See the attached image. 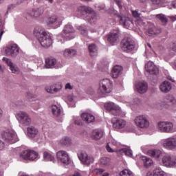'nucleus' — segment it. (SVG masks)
<instances>
[{
  "mask_svg": "<svg viewBox=\"0 0 176 176\" xmlns=\"http://www.w3.org/2000/svg\"><path fill=\"white\" fill-rule=\"evenodd\" d=\"M77 12L78 14L83 19V20L88 21V23H90L91 24L97 20V15L90 7H87L86 6H80L77 8Z\"/></svg>",
  "mask_w": 176,
  "mask_h": 176,
  "instance_id": "obj_1",
  "label": "nucleus"
},
{
  "mask_svg": "<svg viewBox=\"0 0 176 176\" xmlns=\"http://www.w3.org/2000/svg\"><path fill=\"white\" fill-rule=\"evenodd\" d=\"M112 81L108 78L101 80L99 82L98 93L101 97H105L112 91Z\"/></svg>",
  "mask_w": 176,
  "mask_h": 176,
  "instance_id": "obj_2",
  "label": "nucleus"
},
{
  "mask_svg": "<svg viewBox=\"0 0 176 176\" xmlns=\"http://www.w3.org/2000/svg\"><path fill=\"white\" fill-rule=\"evenodd\" d=\"M16 118L18 120L20 126L22 127H27V126H31L32 120L27 112L19 111L16 114Z\"/></svg>",
  "mask_w": 176,
  "mask_h": 176,
  "instance_id": "obj_3",
  "label": "nucleus"
},
{
  "mask_svg": "<svg viewBox=\"0 0 176 176\" xmlns=\"http://www.w3.org/2000/svg\"><path fill=\"white\" fill-rule=\"evenodd\" d=\"M37 37L38 41L40 42L41 46L43 47H50L52 46V43H53V41L52 40V36L50 33L46 32H40L37 34Z\"/></svg>",
  "mask_w": 176,
  "mask_h": 176,
  "instance_id": "obj_4",
  "label": "nucleus"
},
{
  "mask_svg": "<svg viewBox=\"0 0 176 176\" xmlns=\"http://www.w3.org/2000/svg\"><path fill=\"white\" fill-rule=\"evenodd\" d=\"M121 49L123 52L130 53L135 49V42L131 37H125L121 41Z\"/></svg>",
  "mask_w": 176,
  "mask_h": 176,
  "instance_id": "obj_5",
  "label": "nucleus"
},
{
  "mask_svg": "<svg viewBox=\"0 0 176 176\" xmlns=\"http://www.w3.org/2000/svg\"><path fill=\"white\" fill-rule=\"evenodd\" d=\"M62 38H64L65 41H70V39H74L75 38V29L72 25L67 23L65 25L63 30V33L60 35Z\"/></svg>",
  "mask_w": 176,
  "mask_h": 176,
  "instance_id": "obj_6",
  "label": "nucleus"
},
{
  "mask_svg": "<svg viewBox=\"0 0 176 176\" xmlns=\"http://www.w3.org/2000/svg\"><path fill=\"white\" fill-rule=\"evenodd\" d=\"M1 137L3 141H6L8 144H14V142L19 141L17 134L14 131H6L2 133Z\"/></svg>",
  "mask_w": 176,
  "mask_h": 176,
  "instance_id": "obj_7",
  "label": "nucleus"
},
{
  "mask_svg": "<svg viewBox=\"0 0 176 176\" xmlns=\"http://www.w3.org/2000/svg\"><path fill=\"white\" fill-rule=\"evenodd\" d=\"M104 108L107 111H110L114 116H122L123 115L120 107L112 102L105 103Z\"/></svg>",
  "mask_w": 176,
  "mask_h": 176,
  "instance_id": "obj_8",
  "label": "nucleus"
},
{
  "mask_svg": "<svg viewBox=\"0 0 176 176\" xmlns=\"http://www.w3.org/2000/svg\"><path fill=\"white\" fill-rule=\"evenodd\" d=\"M158 130L162 133H174V124L171 122H160Z\"/></svg>",
  "mask_w": 176,
  "mask_h": 176,
  "instance_id": "obj_9",
  "label": "nucleus"
},
{
  "mask_svg": "<svg viewBox=\"0 0 176 176\" xmlns=\"http://www.w3.org/2000/svg\"><path fill=\"white\" fill-rule=\"evenodd\" d=\"M78 157L85 166H90V164L94 162L93 156L87 155L85 151H80L78 153Z\"/></svg>",
  "mask_w": 176,
  "mask_h": 176,
  "instance_id": "obj_10",
  "label": "nucleus"
},
{
  "mask_svg": "<svg viewBox=\"0 0 176 176\" xmlns=\"http://www.w3.org/2000/svg\"><path fill=\"white\" fill-rule=\"evenodd\" d=\"M20 157L23 160H35L38 157V153L32 150H24L20 153Z\"/></svg>",
  "mask_w": 176,
  "mask_h": 176,
  "instance_id": "obj_11",
  "label": "nucleus"
},
{
  "mask_svg": "<svg viewBox=\"0 0 176 176\" xmlns=\"http://www.w3.org/2000/svg\"><path fill=\"white\" fill-rule=\"evenodd\" d=\"M135 123L136 126L140 129H148L149 127V121L146 119L145 116H140L135 118Z\"/></svg>",
  "mask_w": 176,
  "mask_h": 176,
  "instance_id": "obj_12",
  "label": "nucleus"
},
{
  "mask_svg": "<svg viewBox=\"0 0 176 176\" xmlns=\"http://www.w3.org/2000/svg\"><path fill=\"white\" fill-rule=\"evenodd\" d=\"M56 157L58 160V162H60V163H63V164H66V166H68L69 164L70 159L69 155H68V153L64 151H59L56 153Z\"/></svg>",
  "mask_w": 176,
  "mask_h": 176,
  "instance_id": "obj_13",
  "label": "nucleus"
},
{
  "mask_svg": "<svg viewBox=\"0 0 176 176\" xmlns=\"http://www.w3.org/2000/svg\"><path fill=\"white\" fill-rule=\"evenodd\" d=\"M20 53L17 44H13L8 46L5 50V54L6 56H10L11 57H17Z\"/></svg>",
  "mask_w": 176,
  "mask_h": 176,
  "instance_id": "obj_14",
  "label": "nucleus"
},
{
  "mask_svg": "<svg viewBox=\"0 0 176 176\" xmlns=\"http://www.w3.org/2000/svg\"><path fill=\"white\" fill-rule=\"evenodd\" d=\"M145 32L148 36H151V35H156V34H159V29L155 26V25L151 22H147L145 28Z\"/></svg>",
  "mask_w": 176,
  "mask_h": 176,
  "instance_id": "obj_15",
  "label": "nucleus"
},
{
  "mask_svg": "<svg viewBox=\"0 0 176 176\" xmlns=\"http://www.w3.org/2000/svg\"><path fill=\"white\" fill-rule=\"evenodd\" d=\"M119 41H120V38H119V32L116 30L110 32L107 35V42L111 43V45H113L116 43H119Z\"/></svg>",
  "mask_w": 176,
  "mask_h": 176,
  "instance_id": "obj_16",
  "label": "nucleus"
},
{
  "mask_svg": "<svg viewBox=\"0 0 176 176\" xmlns=\"http://www.w3.org/2000/svg\"><path fill=\"white\" fill-rule=\"evenodd\" d=\"M111 123L113 124V129L119 130L120 129H123L126 126V120L122 118H113L111 120Z\"/></svg>",
  "mask_w": 176,
  "mask_h": 176,
  "instance_id": "obj_17",
  "label": "nucleus"
},
{
  "mask_svg": "<svg viewBox=\"0 0 176 176\" xmlns=\"http://www.w3.org/2000/svg\"><path fill=\"white\" fill-rule=\"evenodd\" d=\"M63 21L57 16H52L48 18L47 23L52 25L54 28H58L61 25Z\"/></svg>",
  "mask_w": 176,
  "mask_h": 176,
  "instance_id": "obj_18",
  "label": "nucleus"
},
{
  "mask_svg": "<svg viewBox=\"0 0 176 176\" xmlns=\"http://www.w3.org/2000/svg\"><path fill=\"white\" fill-rule=\"evenodd\" d=\"M145 69L146 72H148V74H151V75H157L159 74V69H157V67H156V65H155V64L151 61H148L145 65Z\"/></svg>",
  "mask_w": 176,
  "mask_h": 176,
  "instance_id": "obj_19",
  "label": "nucleus"
},
{
  "mask_svg": "<svg viewBox=\"0 0 176 176\" xmlns=\"http://www.w3.org/2000/svg\"><path fill=\"white\" fill-rule=\"evenodd\" d=\"M3 61H4L5 63L8 65L12 74H15V75H19V74H20V69H19V67H17V66H16V65H14V63H13L10 59L3 57Z\"/></svg>",
  "mask_w": 176,
  "mask_h": 176,
  "instance_id": "obj_20",
  "label": "nucleus"
},
{
  "mask_svg": "<svg viewBox=\"0 0 176 176\" xmlns=\"http://www.w3.org/2000/svg\"><path fill=\"white\" fill-rule=\"evenodd\" d=\"M61 89H63V86L59 85H49L45 87V91L50 94H56Z\"/></svg>",
  "mask_w": 176,
  "mask_h": 176,
  "instance_id": "obj_21",
  "label": "nucleus"
},
{
  "mask_svg": "<svg viewBox=\"0 0 176 176\" xmlns=\"http://www.w3.org/2000/svg\"><path fill=\"white\" fill-rule=\"evenodd\" d=\"M162 163L165 167H173L176 164V159L171 157L170 155H165L162 158Z\"/></svg>",
  "mask_w": 176,
  "mask_h": 176,
  "instance_id": "obj_22",
  "label": "nucleus"
},
{
  "mask_svg": "<svg viewBox=\"0 0 176 176\" xmlns=\"http://www.w3.org/2000/svg\"><path fill=\"white\" fill-rule=\"evenodd\" d=\"M163 146L164 148H167L168 149H175L176 148V138H169L164 140L162 143Z\"/></svg>",
  "mask_w": 176,
  "mask_h": 176,
  "instance_id": "obj_23",
  "label": "nucleus"
},
{
  "mask_svg": "<svg viewBox=\"0 0 176 176\" xmlns=\"http://www.w3.org/2000/svg\"><path fill=\"white\" fill-rule=\"evenodd\" d=\"M104 133L105 132L104 129H94L91 132V139L95 140V141H98L99 140H101V138L104 137Z\"/></svg>",
  "mask_w": 176,
  "mask_h": 176,
  "instance_id": "obj_24",
  "label": "nucleus"
},
{
  "mask_svg": "<svg viewBox=\"0 0 176 176\" xmlns=\"http://www.w3.org/2000/svg\"><path fill=\"white\" fill-rule=\"evenodd\" d=\"M135 88L140 94H145V93L148 91V82L145 81L138 82L136 85Z\"/></svg>",
  "mask_w": 176,
  "mask_h": 176,
  "instance_id": "obj_25",
  "label": "nucleus"
},
{
  "mask_svg": "<svg viewBox=\"0 0 176 176\" xmlns=\"http://www.w3.org/2000/svg\"><path fill=\"white\" fill-rule=\"evenodd\" d=\"M171 89H173V86L171 85V82L169 81L165 80L160 85V90L162 93H170L171 91Z\"/></svg>",
  "mask_w": 176,
  "mask_h": 176,
  "instance_id": "obj_26",
  "label": "nucleus"
},
{
  "mask_svg": "<svg viewBox=\"0 0 176 176\" xmlns=\"http://www.w3.org/2000/svg\"><path fill=\"white\" fill-rule=\"evenodd\" d=\"M45 10L43 6L33 8L32 10L28 12V14L32 17H39V16H42L43 14V12Z\"/></svg>",
  "mask_w": 176,
  "mask_h": 176,
  "instance_id": "obj_27",
  "label": "nucleus"
},
{
  "mask_svg": "<svg viewBox=\"0 0 176 176\" xmlns=\"http://www.w3.org/2000/svg\"><path fill=\"white\" fill-rule=\"evenodd\" d=\"M38 133L39 129L34 126H30L27 128L28 137L30 138H35Z\"/></svg>",
  "mask_w": 176,
  "mask_h": 176,
  "instance_id": "obj_28",
  "label": "nucleus"
},
{
  "mask_svg": "<svg viewBox=\"0 0 176 176\" xmlns=\"http://www.w3.org/2000/svg\"><path fill=\"white\" fill-rule=\"evenodd\" d=\"M123 74V67L122 66L116 65L112 69V76L115 79L119 78Z\"/></svg>",
  "mask_w": 176,
  "mask_h": 176,
  "instance_id": "obj_29",
  "label": "nucleus"
},
{
  "mask_svg": "<svg viewBox=\"0 0 176 176\" xmlns=\"http://www.w3.org/2000/svg\"><path fill=\"white\" fill-rule=\"evenodd\" d=\"M81 118L82 120H84V122H86V123H92V122H94V120H96V117H94L93 114L87 113H82Z\"/></svg>",
  "mask_w": 176,
  "mask_h": 176,
  "instance_id": "obj_30",
  "label": "nucleus"
},
{
  "mask_svg": "<svg viewBox=\"0 0 176 176\" xmlns=\"http://www.w3.org/2000/svg\"><path fill=\"white\" fill-rule=\"evenodd\" d=\"M88 50L91 57H94L98 54V47L94 43L89 44L88 46Z\"/></svg>",
  "mask_w": 176,
  "mask_h": 176,
  "instance_id": "obj_31",
  "label": "nucleus"
},
{
  "mask_svg": "<svg viewBox=\"0 0 176 176\" xmlns=\"http://www.w3.org/2000/svg\"><path fill=\"white\" fill-rule=\"evenodd\" d=\"M50 109L55 118H60L61 116V109L57 107V105L52 104L50 107Z\"/></svg>",
  "mask_w": 176,
  "mask_h": 176,
  "instance_id": "obj_32",
  "label": "nucleus"
},
{
  "mask_svg": "<svg viewBox=\"0 0 176 176\" xmlns=\"http://www.w3.org/2000/svg\"><path fill=\"white\" fill-rule=\"evenodd\" d=\"M148 156H151V157H155V159H159L162 155V151L157 149L149 150L148 151Z\"/></svg>",
  "mask_w": 176,
  "mask_h": 176,
  "instance_id": "obj_33",
  "label": "nucleus"
},
{
  "mask_svg": "<svg viewBox=\"0 0 176 176\" xmlns=\"http://www.w3.org/2000/svg\"><path fill=\"white\" fill-rule=\"evenodd\" d=\"M140 159L142 160L144 167H151V166L153 164V161L152 159L147 157L146 156H142L140 157Z\"/></svg>",
  "mask_w": 176,
  "mask_h": 176,
  "instance_id": "obj_34",
  "label": "nucleus"
},
{
  "mask_svg": "<svg viewBox=\"0 0 176 176\" xmlns=\"http://www.w3.org/2000/svg\"><path fill=\"white\" fill-rule=\"evenodd\" d=\"M56 63H57V60L56 59L52 58H47L45 59V67L54 68V65H56Z\"/></svg>",
  "mask_w": 176,
  "mask_h": 176,
  "instance_id": "obj_35",
  "label": "nucleus"
},
{
  "mask_svg": "<svg viewBox=\"0 0 176 176\" xmlns=\"http://www.w3.org/2000/svg\"><path fill=\"white\" fill-rule=\"evenodd\" d=\"M120 23L124 25V27H130L133 24V22L130 20V18L124 16L120 19Z\"/></svg>",
  "mask_w": 176,
  "mask_h": 176,
  "instance_id": "obj_36",
  "label": "nucleus"
},
{
  "mask_svg": "<svg viewBox=\"0 0 176 176\" xmlns=\"http://www.w3.org/2000/svg\"><path fill=\"white\" fill-rule=\"evenodd\" d=\"M156 19L157 20L160 21V23H162L164 25H166V24H167V21H168V19H167L166 15L163 14H157Z\"/></svg>",
  "mask_w": 176,
  "mask_h": 176,
  "instance_id": "obj_37",
  "label": "nucleus"
},
{
  "mask_svg": "<svg viewBox=\"0 0 176 176\" xmlns=\"http://www.w3.org/2000/svg\"><path fill=\"white\" fill-rule=\"evenodd\" d=\"M65 57H74L76 56V50L72 49H66L64 52Z\"/></svg>",
  "mask_w": 176,
  "mask_h": 176,
  "instance_id": "obj_38",
  "label": "nucleus"
},
{
  "mask_svg": "<svg viewBox=\"0 0 176 176\" xmlns=\"http://www.w3.org/2000/svg\"><path fill=\"white\" fill-rule=\"evenodd\" d=\"M43 157H44V160L45 162H53V163H54V162H56L54 157L53 155H52V154L47 153V151H45L43 153Z\"/></svg>",
  "mask_w": 176,
  "mask_h": 176,
  "instance_id": "obj_39",
  "label": "nucleus"
},
{
  "mask_svg": "<svg viewBox=\"0 0 176 176\" xmlns=\"http://www.w3.org/2000/svg\"><path fill=\"white\" fill-rule=\"evenodd\" d=\"M109 163H111V160L107 157H103L100 160V164L102 167L109 166Z\"/></svg>",
  "mask_w": 176,
  "mask_h": 176,
  "instance_id": "obj_40",
  "label": "nucleus"
},
{
  "mask_svg": "<svg viewBox=\"0 0 176 176\" xmlns=\"http://www.w3.org/2000/svg\"><path fill=\"white\" fill-rule=\"evenodd\" d=\"M60 144L62 146H69L71 145V138L68 137H64L60 140Z\"/></svg>",
  "mask_w": 176,
  "mask_h": 176,
  "instance_id": "obj_41",
  "label": "nucleus"
},
{
  "mask_svg": "<svg viewBox=\"0 0 176 176\" xmlns=\"http://www.w3.org/2000/svg\"><path fill=\"white\" fill-rule=\"evenodd\" d=\"M166 102H167V104H170V105H174V104H176L175 98H174V96L172 95L167 96L166 97Z\"/></svg>",
  "mask_w": 176,
  "mask_h": 176,
  "instance_id": "obj_42",
  "label": "nucleus"
},
{
  "mask_svg": "<svg viewBox=\"0 0 176 176\" xmlns=\"http://www.w3.org/2000/svg\"><path fill=\"white\" fill-rule=\"evenodd\" d=\"M77 30L80 31V34L83 35L84 36H87V30L86 29V27L85 26H78Z\"/></svg>",
  "mask_w": 176,
  "mask_h": 176,
  "instance_id": "obj_43",
  "label": "nucleus"
},
{
  "mask_svg": "<svg viewBox=\"0 0 176 176\" xmlns=\"http://www.w3.org/2000/svg\"><path fill=\"white\" fill-rule=\"evenodd\" d=\"M77 30L80 31V34L83 35L84 36H87V30L86 29V27L85 26H78Z\"/></svg>",
  "mask_w": 176,
  "mask_h": 176,
  "instance_id": "obj_44",
  "label": "nucleus"
},
{
  "mask_svg": "<svg viewBox=\"0 0 176 176\" xmlns=\"http://www.w3.org/2000/svg\"><path fill=\"white\" fill-rule=\"evenodd\" d=\"M153 176H166L164 172L160 168H156L153 170Z\"/></svg>",
  "mask_w": 176,
  "mask_h": 176,
  "instance_id": "obj_45",
  "label": "nucleus"
},
{
  "mask_svg": "<svg viewBox=\"0 0 176 176\" xmlns=\"http://www.w3.org/2000/svg\"><path fill=\"white\" fill-rule=\"evenodd\" d=\"M120 176H133V172L130 170L124 169L120 173Z\"/></svg>",
  "mask_w": 176,
  "mask_h": 176,
  "instance_id": "obj_46",
  "label": "nucleus"
},
{
  "mask_svg": "<svg viewBox=\"0 0 176 176\" xmlns=\"http://www.w3.org/2000/svg\"><path fill=\"white\" fill-rule=\"evenodd\" d=\"M136 24L140 27H142L143 28H145L146 26V22H144L142 19H141V18L136 20Z\"/></svg>",
  "mask_w": 176,
  "mask_h": 176,
  "instance_id": "obj_47",
  "label": "nucleus"
},
{
  "mask_svg": "<svg viewBox=\"0 0 176 176\" xmlns=\"http://www.w3.org/2000/svg\"><path fill=\"white\" fill-rule=\"evenodd\" d=\"M122 152L126 155V156H133V151L131 149L129 148H123Z\"/></svg>",
  "mask_w": 176,
  "mask_h": 176,
  "instance_id": "obj_48",
  "label": "nucleus"
},
{
  "mask_svg": "<svg viewBox=\"0 0 176 176\" xmlns=\"http://www.w3.org/2000/svg\"><path fill=\"white\" fill-rule=\"evenodd\" d=\"M132 14L136 20H138V19H141V14L138 13V11L137 10H133L132 11Z\"/></svg>",
  "mask_w": 176,
  "mask_h": 176,
  "instance_id": "obj_49",
  "label": "nucleus"
},
{
  "mask_svg": "<svg viewBox=\"0 0 176 176\" xmlns=\"http://www.w3.org/2000/svg\"><path fill=\"white\" fill-rule=\"evenodd\" d=\"M151 3L153 6H160V0H151Z\"/></svg>",
  "mask_w": 176,
  "mask_h": 176,
  "instance_id": "obj_50",
  "label": "nucleus"
},
{
  "mask_svg": "<svg viewBox=\"0 0 176 176\" xmlns=\"http://www.w3.org/2000/svg\"><path fill=\"white\" fill-rule=\"evenodd\" d=\"M115 3H116V5H118L119 9H122L123 8V3H122V1L120 0H113Z\"/></svg>",
  "mask_w": 176,
  "mask_h": 176,
  "instance_id": "obj_51",
  "label": "nucleus"
},
{
  "mask_svg": "<svg viewBox=\"0 0 176 176\" xmlns=\"http://www.w3.org/2000/svg\"><path fill=\"white\" fill-rule=\"evenodd\" d=\"M104 171H105V170H104L102 168L95 169V173H96V174H97V175H101V174H102V173H104Z\"/></svg>",
  "mask_w": 176,
  "mask_h": 176,
  "instance_id": "obj_52",
  "label": "nucleus"
},
{
  "mask_svg": "<svg viewBox=\"0 0 176 176\" xmlns=\"http://www.w3.org/2000/svg\"><path fill=\"white\" fill-rule=\"evenodd\" d=\"M170 50H173V52L176 53V41L173 43V44L170 45Z\"/></svg>",
  "mask_w": 176,
  "mask_h": 176,
  "instance_id": "obj_53",
  "label": "nucleus"
},
{
  "mask_svg": "<svg viewBox=\"0 0 176 176\" xmlns=\"http://www.w3.org/2000/svg\"><path fill=\"white\" fill-rule=\"evenodd\" d=\"M168 3V0H160V6H166Z\"/></svg>",
  "mask_w": 176,
  "mask_h": 176,
  "instance_id": "obj_54",
  "label": "nucleus"
},
{
  "mask_svg": "<svg viewBox=\"0 0 176 176\" xmlns=\"http://www.w3.org/2000/svg\"><path fill=\"white\" fill-rule=\"evenodd\" d=\"M65 89H69V90H72V89H74V87H72V86L71 85V83L67 82V83L65 85Z\"/></svg>",
  "mask_w": 176,
  "mask_h": 176,
  "instance_id": "obj_55",
  "label": "nucleus"
},
{
  "mask_svg": "<svg viewBox=\"0 0 176 176\" xmlns=\"http://www.w3.org/2000/svg\"><path fill=\"white\" fill-rule=\"evenodd\" d=\"M74 122L78 126H80V124H82V120L80 119H79V118H77L76 120H75Z\"/></svg>",
  "mask_w": 176,
  "mask_h": 176,
  "instance_id": "obj_56",
  "label": "nucleus"
},
{
  "mask_svg": "<svg viewBox=\"0 0 176 176\" xmlns=\"http://www.w3.org/2000/svg\"><path fill=\"white\" fill-rule=\"evenodd\" d=\"M3 148H5V143L2 140H0V151H2Z\"/></svg>",
  "mask_w": 176,
  "mask_h": 176,
  "instance_id": "obj_57",
  "label": "nucleus"
},
{
  "mask_svg": "<svg viewBox=\"0 0 176 176\" xmlns=\"http://www.w3.org/2000/svg\"><path fill=\"white\" fill-rule=\"evenodd\" d=\"M168 17V19H170V21H176V15H175V16H169Z\"/></svg>",
  "mask_w": 176,
  "mask_h": 176,
  "instance_id": "obj_58",
  "label": "nucleus"
},
{
  "mask_svg": "<svg viewBox=\"0 0 176 176\" xmlns=\"http://www.w3.org/2000/svg\"><path fill=\"white\" fill-rule=\"evenodd\" d=\"M106 149L107 151V152H110V153H112L113 152V150H112V148H111L109 146V145L107 144V146H106Z\"/></svg>",
  "mask_w": 176,
  "mask_h": 176,
  "instance_id": "obj_59",
  "label": "nucleus"
},
{
  "mask_svg": "<svg viewBox=\"0 0 176 176\" xmlns=\"http://www.w3.org/2000/svg\"><path fill=\"white\" fill-rule=\"evenodd\" d=\"M67 100L68 101H69L70 102L74 101V96L72 95H69L67 96Z\"/></svg>",
  "mask_w": 176,
  "mask_h": 176,
  "instance_id": "obj_60",
  "label": "nucleus"
},
{
  "mask_svg": "<svg viewBox=\"0 0 176 176\" xmlns=\"http://www.w3.org/2000/svg\"><path fill=\"white\" fill-rule=\"evenodd\" d=\"M171 6H173V8H175V9H176V0L171 3Z\"/></svg>",
  "mask_w": 176,
  "mask_h": 176,
  "instance_id": "obj_61",
  "label": "nucleus"
},
{
  "mask_svg": "<svg viewBox=\"0 0 176 176\" xmlns=\"http://www.w3.org/2000/svg\"><path fill=\"white\" fill-rule=\"evenodd\" d=\"M116 16L117 17H118V19H120V20H121L122 18L124 17V16H122V15L120 14H119V13L116 14Z\"/></svg>",
  "mask_w": 176,
  "mask_h": 176,
  "instance_id": "obj_62",
  "label": "nucleus"
},
{
  "mask_svg": "<svg viewBox=\"0 0 176 176\" xmlns=\"http://www.w3.org/2000/svg\"><path fill=\"white\" fill-rule=\"evenodd\" d=\"M141 3H146L149 0H139Z\"/></svg>",
  "mask_w": 176,
  "mask_h": 176,
  "instance_id": "obj_63",
  "label": "nucleus"
},
{
  "mask_svg": "<svg viewBox=\"0 0 176 176\" xmlns=\"http://www.w3.org/2000/svg\"><path fill=\"white\" fill-rule=\"evenodd\" d=\"M167 79H168L169 80H171V82H175V80L173 79V78H171V76H168Z\"/></svg>",
  "mask_w": 176,
  "mask_h": 176,
  "instance_id": "obj_64",
  "label": "nucleus"
}]
</instances>
